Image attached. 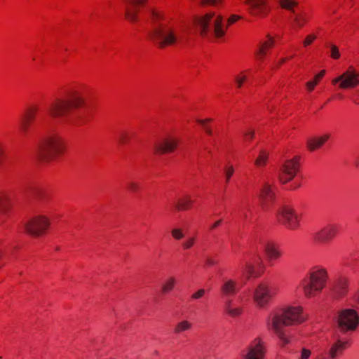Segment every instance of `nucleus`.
<instances>
[{
  "mask_svg": "<svg viewBox=\"0 0 359 359\" xmlns=\"http://www.w3.org/2000/svg\"><path fill=\"white\" fill-rule=\"evenodd\" d=\"M306 316L300 305H290L273 311L268 316L266 326L273 332L284 346L290 343L291 336L285 327L298 325L304 323Z\"/></svg>",
  "mask_w": 359,
  "mask_h": 359,
  "instance_id": "f257e3e1",
  "label": "nucleus"
},
{
  "mask_svg": "<svg viewBox=\"0 0 359 359\" xmlns=\"http://www.w3.org/2000/svg\"><path fill=\"white\" fill-rule=\"evenodd\" d=\"M329 279L327 269L322 265H315L300 280L298 287L306 299H314L319 297L327 287Z\"/></svg>",
  "mask_w": 359,
  "mask_h": 359,
  "instance_id": "f03ea898",
  "label": "nucleus"
},
{
  "mask_svg": "<svg viewBox=\"0 0 359 359\" xmlns=\"http://www.w3.org/2000/svg\"><path fill=\"white\" fill-rule=\"evenodd\" d=\"M152 31L151 39L161 48L175 44L178 38L177 31L174 23L165 18L162 12L153 11L151 12Z\"/></svg>",
  "mask_w": 359,
  "mask_h": 359,
  "instance_id": "7ed1b4c3",
  "label": "nucleus"
},
{
  "mask_svg": "<svg viewBox=\"0 0 359 359\" xmlns=\"http://www.w3.org/2000/svg\"><path fill=\"white\" fill-rule=\"evenodd\" d=\"M65 151V145L61 135L56 130H50L41 138L37 155L41 162L50 163L62 156Z\"/></svg>",
  "mask_w": 359,
  "mask_h": 359,
  "instance_id": "20e7f679",
  "label": "nucleus"
},
{
  "mask_svg": "<svg viewBox=\"0 0 359 359\" xmlns=\"http://www.w3.org/2000/svg\"><path fill=\"white\" fill-rule=\"evenodd\" d=\"M239 19L240 17L238 15H233L229 18L226 24L222 16L210 12L198 20V25L201 35L205 36L212 33L216 39L221 40L224 39L228 26L236 22Z\"/></svg>",
  "mask_w": 359,
  "mask_h": 359,
  "instance_id": "39448f33",
  "label": "nucleus"
},
{
  "mask_svg": "<svg viewBox=\"0 0 359 359\" xmlns=\"http://www.w3.org/2000/svg\"><path fill=\"white\" fill-rule=\"evenodd\" d=\"M277 293L278 288L269 282L261 281L254 288L252 300L257 308L263 309L269 305Z\"/></svg>",
  "mask_w": 359,
  "mask_h": 359,
  "instance_id": "423d86ee",
  "label": "nucleus"
},
{
  "mask_svg": "<svg viewBox=\"0 0 359 359\" xmlns=\"http://www.w3.org/2000/svg\"><path fill=\"white\" fill-rule=\"evenodd\" d=\"M301 215L290 205H281L276 212V219L279 224L290 230H297L300 226Z\"/></svg>",
  "mask_w": 359,
  "mask_h": 359,
  "instance_id": "0eeeda50",
  "label": "nucleus"
},
{
  "mask_svg": "<svg viewBox=\"0 0 359 359\" xmlns=\"http://www.w3.org/2000/svg\"><path fill=\"white\" fill-rule=\"evenodd\" d=\"M332 85H338L339 89H353L359 86V69L350 65L341 75L333 79Z\"/></svg>",
  "mask_w": 359,
  "mask_h": 359,
  "instance_id": "6e6552de",
  "label": "nucleus"
},
{
  "mask_svg": "<svg viewBox=\"0 0 359 359\" xmlns=\"http://www.w3.org/2000/svg\"><path fill=\"white\" fill-rule=\"evenodd\" d=\"M337 325L342 332H352L359 325V314L353 309H344L339 311Z\"/></svg>",
  "mask_w": 359,
  "mask_h": 359,
  "instance_id": "1a4fd4ad",
  "label": "nucleus"
},
{
  "mask_svg": "<svg viewBox=\"0 0 359 359\" xmlns=\"http://www.w3.org/2000/svg\"><path fill=\"white\" fill-rule=\"evenodd\" d=\"M341 226L337 223H329L312 234L313 242L316 245H327L338 236Z\"/></svg>",
  "mask_w": 359,
  "mask_h": 359,
  "instance_id": "9d476101",
  "label": "nucleus"
},
{
  "mask_svg": "<svg viewBox=\"0 0 359 359\" xmlns=\"http://www.w3.org/2000/svg\"><path fill=\"white\" fill-rule=\"evenodd\" d=\"M266 351V345L264 339L256 337L242 351L241 358L265 359Z\"/></svg>",
  "mask_w": 359,
  "mask_h": 359,
  "instance_id": "9b49d317",
  "label": "nucleus"
},
{
  "mask_svg": "<svg viewBox=\"0 0 359 359\" xmlns=\"http://www.w3.org/2000/svg\"><path fill=\"white\" fill-rule=\"evenodd\" d=\"M300 170V157L295 156L290 159H287L283 163L280 174L279 180L283 184L293 180Z\"/></svg>",
  "mask_w": 359,
  "mask_h": 359,
  "instance_id": "f8f14e48",
  "label": "nucleus"
},
{
  "mask_svg": "<svg viewBox=\"0 0 359 359\" xmlns=\"http://www.w3.org/2000/svg\"><path fill=\"white\" fill-rule=\"evenodd\" d=\"M50 226V219L44 215L31 217L27 222L26 231L34 236L45 235Z\"/></svg>",
  "mask_w": 359,
  "mask_h": 359,
  "instance_id": "ddd939ff",
  "label": "nucleus"
},
{
  "mask_svg": "<svg viewBox=\"0 0 359 359\" xmlns=\"http://www.w3.org/2000/svg\"><path fill=\"white\" fill-rule=\"evenodd\" d=\"M248 12L253 17L263 18L270 12L268 0H245Z\"/></svg>",
  "mask_w": 359,
  "mask_h": 359,
  "instance_id": "4468645a",
  "label": "nucleus"
},
{
  "mask_svg": "<svg viewBox=\"0 0 359 359\" xmlns=\"http://www.w3.org/2000/svg\"><path fill=\"white\" fill-rule=\"evenodd\" d=\"M126 4V18L132 23L139 20L140 8L143 7L148 0H123Z\"/></svg>",
  "mask_w": 359,
  "mask_h": 359,
  "instance_id": "2eb2a0df",
  "label": "nucleus"
},
{
  "mask_svg": "<svg viewBox=\"0 0 359 359\" xmlns=\"http://www.w3.org/2000/svg\"><path fill=\"white\" fill-rule=\"evenodd\" d=\"M350 340L346 337H337L331 344L327 354L332 359H338L343 355L344 351L350 346Z\"/></svg>",
  "mask_w": 359,
  "mask_h": 359,
  "instance_id": "dca6fc26",
  "label": "nucleus"
},
{
  "mask_svg": "<svg viewBox=\"0 0 359 359\" xmlns=\"http://www.w3.org/2000/svg\"><path fill=\"white\" fill-rule=\"evenodd\" d=\"M259 198L262 209H269L276 201V187L265 183L260 189Z\"/></svg>",
  "mask_w": 359,
  "mask_h": 359,
  "instance_id": "f3484780",
  "label": "nucleus"
},
{
  "mask_svg": "<svg viewBox=\"0 0 359 359\" xmlns=\"http://www.w3.org/2000/svg\"><path fill=\"white\" fill-rule=\"evenodd\" d=\"M70 111L69 102L60 98L55 99L48 107V113L53 118L65 116Z\"/></svg>",
  "mask_w": 359,
  "mask_h": 359,
  "instance_id": "a211bd4d",
  "label": "nucleus"
},
{
  "mask_svg": "<svg viewBox=\"0 0 359 359\" xmlns=\"http://www.w3.org/2000/svg\"><path fill=\"white\" fill-rule=\"evenodd\" d=\"M179 140L173 135H167L155 145V151L158 154L170 153L175 150Z\"/></svg>",
  "mask_w": 359,
  "mask_h": 359,
  "instance_id": "6ab92c4d",
  "label": "nucleus"
},
{
  "mask_svg": "<svg viewBox=\"0 0 359 359\" xmlns=\"http://www.w3.org/2000/svg\"><path fill=\"white\" fill-rule=\"evenodd\" d=\"M83 90V87L79 86L69 91V100L67 101L69 102L71 110L81 108L85 104Z\"/></svg>",
  "mask_w": 359,
  "mask_h": 359,
  "instance_id": "aec40b11",
  "label": "nucleus"
},
{
  "mask_svg": "<svg viewBox=\"0 0 359 359\" xmlns=\"http://www.w3.org/2000/svg\"><path fill=\"white\" fill-rule=\"evenodd\" d=\"M241 286L237 280L224 278L221 285L220 291L222 295L231 297L235 295L240 290Z\"/></svg>",
  "mask_w": 359,
  "mask_h": 359,
  "instance_id": "412c9836",
  "label": "nucleus"
},
{
  "mask_svg": "<svg viewBox=\"0 0 359 359\" xmlns=\"http://www.w3.org/2000/svg\"><path fill=\"white\" fill-rule=\"evenodd\" d=\"M273 45L274 39L270 36H267L264 39L261 41L255 53L257 60L260 61L263 60Z\"/></svg>",
  "mask_w": 359,
  "mask_h": 359,
  "instance_id": "4be33fe9",
  "label": "nucleus"
},
{
  "mask_svg": "<svg viewBox=\"0 0 359 359\" xmlns=\"http://www.w3.org/2000/svg\"><path fill=\"white\" fill-rule=\"evenodd\" d=\"M264 252L269 262L277 260L283 256V252L278 245L271 241L265 244Z\"/></svg>",
  "mask_w": 359,
  "mask_h": 359,
  "instance_id": "5701e85b",
  "label": "nucleus"
},
{
  "mask_svg": "<svg viewBox=\"0 0 359 359\" xmlns=\"http://www.w3.org/2000/svg\"><path fill=\"white\" fill-rule=\"evenodd\" d=\"M242 274L246 280H250V278H259L262 276V273L257 269L253 262L248 261L243 269Z\"/></svg>",
  "mask_w": 359,
  "mask_h": 359,
  "instance_id": "b1692460",
  "label": "nucleus"
},
{
  "mask_svg": "<svg viewBox=\"0 0 359 359\" xmlns=\"http://www.w3.org/2000/svg\"><path fill=\"white\" fill-rule=\"evenodd\" d=\"M225 313L231 318H237L242 315L243 312V307L238 306L232 300H228L224 304Z\"/></svg>",
  "mask_w": 359,
  "mask_h": 359,
  "instance_id": "393cba45",
  "label": "nucleus"
},
{
  "mask_svg": "<svg viewBox=\"0 0 359 359\" xmlns=\"http://www.w3.org/2000/svg\"><path fill=\"white\" fill-rule=\"evenodd\" d=\"M330 135L325 134L321 136L310 138L307 142V147L310 151H314L321 147L329 139Z\"/></svg>",
  "mask_w": 359,
  "mask_h": 359,
  "instance_id": "a878e982",
  "label": "nucleus"
},
{
  "mask_svg": "<svg viewBox=\"0 0 359 359\" xmlns=\"http://www.w3.org/2000/svg\"><path fill=\"white\" fill-rule=\"evenodd\" d=\"M90 120L89 113L86 110L77 112L72 118V123L76 126H81L87 124Z\"/></svg>",
  "mask_w": 359,
  "mask_h": 359,
  "instance_id": "bb28decb",
  "label": "nucleus"
},
{
  "mask_svg": "<svg viewBox=\"0 0 359 359\" xmlns=\"http://www.w3.org/2000/svg\"><path fill=\"white\" fill-rule=\"evenodd\" d=\"M194 203V201L191 196L187 194L179 198L176 204V208L180 211H186L192 208Z\"/></svg>",
  "mask_w": 359,
  "mask_h": 359,
  "instance_id": "cd10ccee",
  "label": "nucleus"
},
{
  "mask_svg": "<svg viewBox=\"0 0 359 359\" xmlns=\"http://www.w3.org/2000/svg\"><path fill=\"white\" fill-rule=\"evenodd\" d=\"M37 111L38 108L36 106H31L27 109L24 113V130L34 122Z\"/></svg>",
  "mask_w": 359,
  "mask_h": 359,
  "instance_id": "c85d7f7f",
  "label": "nucleus"
},
{
  "mask_svg": "<svg viewBox=\"0 0 359 359\" xmlns=\"http://www.w3.org/2000/svg\"><path fill=\"white\" fill-rule=\"evenodd\" d=\"M348 281L346 278H340L336 282L334 291L339 297L344 296L348 290Z\"/></svg>",
  "mask_w": 359,
  "mask_h": 359,
  "instance_id": "c756f323",
  "label": "nucleus"
},
{
  "mask_svg": "<svg viewBox=\"0 0 359 359\" xmlns=\"http://www.w3.org/2000/svg\"><path fill=\"white\" fill-rule=\"evenodd\" d=\"M177 283V280L175 276H169L163 283L161 285V292L168 294L172 292Z\"/></svg>",
  "mask_w": 359,
  "mask_h": 359,
  "instance_id": "7c9ffc66",
  "label": "nucleus"
},
{
  "mask_svg": "<svg viewBox=\"0 0 359 359\" xmlns=\"http://www.w3.org/2000/svg\"><path fill=\"white\" fill-rule=\"evenodd\" d=\"M191 328L192 323L187 320H183L176 323L173 328V332L176 334H180L184 332L190 330Z\"/></svg>",
  "mask_w": 359,
  "mask_h": 359,
  "instance_id": "2f4dec72",
  "label": "nucleus"
},
{
  "mask_svg": "<svg viewBox=\"0 0 359 359\" xmlns=\"http://www.w3.org/2000/svg\"><path fill=\"white\" fill-rule=\"evenodd\" d=\"M325 72H326L325 69L321 70L318 74H317L314 76V78L312 80L309 81L306 83V88L309 92H311L314 90L315 87L320 83L321 79L324 77Z\"/></svg>",
  "mask_w": 359,
  "mask_h": 359,
  "instance_id": "473e14b6",
  "label": "nucleus"
},
{
  "mask_svg": "<svg viewBox=\"0 0 359 359\" xmlns=\"http://www.w3.org/2000/svg\"><path fill=\"white\" fill-rule=\"evenodd\" d=\"M11 205L10 198L6 194H0V214H6L10 210Z\"/></svg>",
  "mask_w": 359,
  "mask_h": 359,
  "instance_id": "72a5a7b5",
  "label": "nucleus"
},
{
  "mask_svg": "<svg viewBox=\"0 0 359 359\" xmlns=\"http://www.w3.org/2000/svg\"><path fill=\"white\" fill-rule=\"evenodd\" d=\"M250 73V69H246L240 72L235 76V82L238 88H241L243 86L244 83L248 80Z\"/></svg>",
  "mask_w": 359,
  "mask_h": 359,
  "instance_id": "f704fd0d",
  "label": "nucleus"
},
{
  "mask_svg": "<svg viewBox=\"0 0 359 359\" xmlns=\"http://www.w3.org/2000/svg\"><path fill=\"white\" fill-rule=\"evenodd\" d=\"M309 20V15L306 13H302L295 15L294 22L295 26L302 28L308 22Z\"/></svg>",
  "mask_w": 359,
  "mask_h": 359,
  "instance_id": "c9c22d12",
  "label": "nucleus"
},
{
  "mask_svg": "<svg viewBox=\"0 0 359 359\" xmlns=\"http://www.w3.org/2000/svg\"><path fill=\"white\" fill-rule=\"evenodd\" d=\"M269 157V153L265 150H262L255 161L257 167H263L266 165Z\"/></svg>",
  "mask_w": 359,
  "mask_h": 359,
  "instance_id": "e433bc0d",
  "label": "nucleus"
},
{
  "mask_svg": "<svg viewBox=\"0 0 359 359\" xmlns=\"http://www.w3.org/2000/svg\"><path fill=\"white\" fill-rule=\"evenodd\" d=\"M279 5L283 9L293 11L297 6V3L294 0H278Z\"/></svg>",
  "mask_w": 359,
  "mask_h": 359,
  "instance_id": "4c0bfd02",
  "label": "nucleus"
},
{
  "mask_svg": "<svg viewBox=\"0 0 359 359\" xmlns=\"http://www.w3.org/2000/svg\"><path fill=\"white\" fill-rule=\"evenodd\" d=\"M312 355V351L311 349L302 347L297 353V359H310Z\"/></svg>",
  "mask_w": 359,
  "mask_h": 359,
  "instance_id": "58836bf2",
  "label": "nucleus"
},
{
  "mask_svg": "<svg viewBox=\"0 0 359 359\" xmlns=\"http://www.w3.org/2000/svg\"><path fill=\"white\" fill-rule=\"evenodd\" d=\"M197 240L196 236H192L188 237L183 243H182V248L184 250L191 249L196 243Z\"/></svg>",
  "mask_w": 359,
  "mask_h": 359,
  "instance_id": "ea45409f",
  "label": "nucleus"
},
{
  "mask_svg": "<svg viewBox=\"0 0 359 359\" xmlns=\"http://www.w3.org/2000/svg\"><path fill=\"white\" fill-rule=\"evenodd\" d=\"M127 189L130 192L137 193L140 190V184L137 181H129L127 184Z\"/></svg>",
  "mask_w": 359,
  "mask_h": 359,
  "instance_id": "a19ab883",
  "label": "nucleus"
},
{
  "mask_svg": "<svg viewBox=\"0 0 359 359\" xmlns=\"http://www.w3.org/2000/svg\"><path fill=\"white\" fill-rule=\"evenodd\" d=\"M316 39H317L316 34L311 33V34H308L302 41L303 46L305 48L309 46L315 41V40Z\"/></svg>",
  "mask_w": 359,
  "mask_h": 359,
  "instance_id": "79ce46f5",
  "label": "nucleus"
},
{
  "mask_svg": "<svg viewBox=\"0 0 359 359\" xmlns=\"http://www.w3.org/2000/svg\"><path fill=\"white\" fill-rule=\"evenodd\" d=\"M171 235L175 240L179 241L184 237L183 229L181 228H175L171 231Z\"/></svg>",
  "mask_w": 359,
  "mask_h": 359,
  "instance_id": "37998d69",
  "label": "nucleus"
},
{
  "mask_svg": "<svg viewBox=\"0 0 359 359\" xmlns=\"http://www.w3.org/2000/svg\"><path fill=\"white\" fill-rule=\"evenodd\" d=\"M330 57L334 60H338L341 57L339 48L334 45H330Z\"/></svg>",
  "mask_w": 359,
  "mask_h": 359,
  "instance_id": "c03bdc74",
  "label": "nucleus"
},
{
  "mask_svg": "<svg viewBox=\"0 0 359 359\" xmlns=\"http://www.w3.org/2000/svg\"><path fill=\"white\" fill-rule=\"evenodd\" d=\"M211 121H212V118L198 119L197 121V122L204 128L206 133L209 135L212 134V130L210 128H208L207 126Z\"/></svg>",
  "mask_w": 359,
  "mask_h": 359,
  "instance_id": "a18cd8bd",
  "label": "nucleus"
},
{
  "mask_svg": "<svg viewBox=\"0 0 359 359\" xmlns=\"http://www.w3.org/2000/svg\"><path fill=\"white\" fill-rule=\"evenodd\" d=\"M200 2L204 6H219L222 4V0H201Z\"/></svg>",
  "mask_w": 359,
  "mask_h": 359,
  "instance_id": "49530a36",
  "label": "nucleus"
},
{
  "mask_svg": "<svg viewBox=\"0 0 359 359\" xmlns=\"http://www.w3.org/2000/svg\"><path fill=\"white\" fill-rule=\"evenodd\" d=\"M233 173H234V168H233V165H229L226 167L225 170H224V174H225L226 182H229L231 177L233 176Z\"/></svg>",
  "mask_w": 359,
  "mask_h": 359,
  "instance_id": "de8ad7c7",
  "label": "nucleus"
},
{
  "mask_svg": "<svg viewBox=\"0 0 359 359\" xmlns=\"http://www.w3.org/2000/svg\"><path fill=\"white\" fill-rule=\"evenodd\" d=\"M205 293V290L204 289H200L196 292L193 293L191 295L192 299H198L202 298Z\"/></svg>",
  "mask_w": 359,
  "mask_h": 359,
  "instance_id": "09e8293b",
  "label": "nucleus"
},
{
  "mask_svg": "<svg viewBox=\"0 0 359 359\" xmlns=\"http://www.w3.org/2000/svg\"><path fill=\"white\" fill-rule=\"evenodd\" d=\"M254 137V131L252 130H247L244 134L245 141H250Z\"/></svg>",
  "mask_w": 359,
  "mask_h": 359,
  "instance_id": "8fccbe9b",
  "label": "nucleus"
},
{
  "mask_svg": "<svg viewBox=\"0 0 359 359\" xmlns=\"http://www.w3.org/2000/svg\"><path fill=\"white\" fill-rule=\"evenodd\" d=\"M222 219H218L210 226L209 229L210 231H213V230L216 229L217 228H218L222 224Z\"/></svg>",
  "mask_w": 359,
  "mask_h": 359,
  "instance_id": "3c124183",
  "label": "nucleus"
},
{
  "mask_svg": "<svg viewBox=\"0 0 359 359\" xmlns=\"http://www.w3.org/2000/svg\"><path fill=\"white\" fill-rule=\"evenodd\" d=\"M301 187V182L298 180H294L290 187V190H295Z\"/></svg>",
  "mask_w": 359,
  "mask_h": 359,
  "instance_id": "603ef678",
  "label": "nucleus"
},
{
  "mask_svg": "<svg viewBox=\"0 0 359 359\" xmlns=\"http://www.w3.org/2000/svg\"><path fill=\"white\" fill-rule=\"evenodd\" d=\"M294 57V54H292L290 56H287V57H283L280 60V61L278 62V66H280L282 65L283 63H285L286 61H288L291 59H292L293 57Z\"/></svg>",
  "mask_w": 359,
  "mask_h": 359,
  "instance_id": "864d4df0",
  "label": "nucleus"
},
{
  "mask_svg": "<svg viewBox=\"0 0 359 359\" xmlns=\"http://www.w3.org/2000/svg\"><path fill=\"white\" fill-rule=\"evenodd\" d=\"M128 141V139H127V133H122L121 135H120V142L122 143V144H126Z\"/></svg>",
  "mask_w": 359,
  "mask_h": 359,
  "instance_id": "5fc2aeb1",
  "label": "nucleus"
},
{
  "mask_svg": "<svg viewBox=\"0 0 359 359\" xmlns=\"http://www.w3.org/2000/svg\"><path fill=\"white\" fill-rule=\"evenodd\" d=\"M314 359H332L327 353H320Z\"/></svg>",
  "mask_w": 359,
  "mask_h": 359,
  "instance_id": "6e6d98bb",
  "label": "nucleus"
},
{
  "mask_svg": "<svg viewBox=\"0 0 359 359\" xmlns=\"http://www.w3.org/2000/svg\"><path fill=\"white\" fill-rule=\"evenodd\" d=\"M353 300L359 306V292L355 294L353 297Z\"/></svg>",
  "mask_w": 359,
  "mask_h": 359,
  "instance_id": "4d7b16f0",
  "label": "nucleus"
},
{
  "mask_svg": "<svg viewBox=\"0 0 359 359\" xmlns=\"http://www.w3.org/2000/svg\"><path fill=\"white\" fill-rule=\"evenodd\" d=\"M207 264H208V265H213V264H215V261H213V260H207Z\"/></svg>",
  "mask_w": 359,
  "mask_h": 359,
  "instance_id": "13d9d810",
  "label": "nucleus"
},
{
  "mask_svg": "<svg viewBox=\"0 0 359 359\" xmlns=\"http://www.w3.org/2000/svg\"><path fill=\"white\" fill-rule=\"evenodd\" d=\"M356 104H359V101H355Z\"/></svg>",
  "mask_w": 359,
  "mask_h": 359,
  "instance_id": "bf43d9fd",
  "label": "nucleus"
}]
</instances>
